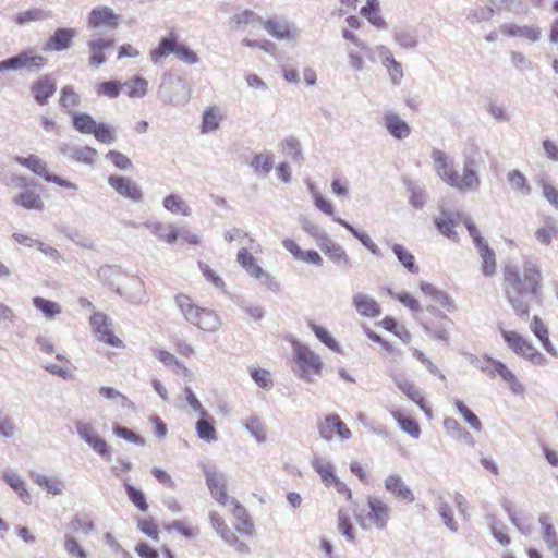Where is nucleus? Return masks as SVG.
<instances>
[{"label":"nucleus","instance_id":"nucleus-64","mask_svg":"<svg viewBox=\"0 0 558 558\" xmlns=\"http://www.w3.org/2000/svg\"><path fill=\"white\" fill-rule=\"evenodd\" d=\"M92 134L105 144H112L117 140L114 129L107 123H97Z\"/></svg>","mask_w":558,"mask_h":558},{"label":"nucleus","instance_id":"nucleus-51","mask_svg":"<svg viewBox=\"0 0 558 558\" xmlns=\"http://www.w3.org/2000/svg\"><path fill=\"white\" fill-rule=\"evenodd\" d=\"M507 181L514 192L520 193L523 196L531 194L532 187L527 182L525 175L519 170H511L507 173Z\"/></svg>","mask_w":558,"mask_h":558},{"label":"nucleus","instance_id":"nucleus-32","mask_svg":"<svg viewBox=\"0 0 558 558\" xmlns=\"http://www.w3.org/2000/svg\"><path fill=\"white\" fill-rule=\"evenodd\" d=\"M226 116L218 106H210L205 109L202 116L201 133L208 134L217 131Z\"/></svg>","mask_w":558,"mask_h":558},{"label":"nucleus","instance_id":"nucleus-20","mask_svg":"<svg viewBox=\"0 0 558 558\" xmlns=\"http://www.w3.org/2000/svg\"><path fill=\"white\" fill-rule=\"evenodd\" d=\"M108 184L121 196L132 201L141 202L143 193L141 187L131 179L120 175H110Z\"/></svg>","mask_w":558,"mask_h":558},{"label":"nucleus","instance_id":"nucleus-41","mask_svg":"<svg viewBox=\"0 0 558 558\" xmlns=\"http://www.w3.org/2000/svg\"><path fill=\"white\" fill-rule=\"evenodd\" d=\"M457 220L453 216L446 210H442L438 217L435 218V225L438 231L453 242L459 241V236L454 231V227L457 226Z\"/></svg>","mask_w":558,"mask_h":558},{"label":"nucleus","instance_id":"nucleus-38","mask_svg":"<svg viewBox=\"0 0 558 558\" xmlns=\"http://www.w3.org/2000/svg\"><path fill=\"white\" fill-rule=\"evenodd\" d=\"M2 478L16 493L22 502L31 504L32 496L27 490L26 483L15 471L4 472Z\"/></svg>","mask_w":558,"mask_h":558},{"label":"nucleus","instance_id":"nucleus-61","mask_svg":"<svg viewBox=\"0 0 558 558\" xmlns=\"http://www.w3.org/2000/svg\"><path fill=\"white\" fill-rule=\"evenodd\" d=\"M99 395L108 400H112L118 407L122 409L130 408L132 405V402L128 399V397L112 387H100Z\"/></svg>","mask_w":558,"mask_h":558},{"label":"nucleus","instance_id":"nucleus-47","mask_svg":"<svg viewBox=\"0 0 558 558\" xmlns=\"http://www.w3.org/2000/svg\"><path fill=\"white\" fill-rule=\"evenodd\" d=\"M242 426L251 434L252 437H254L258 444L265 442L267 440L265 425L260 417L252 415L242 421Z\"/></svg>","mask_w":558,"mask_h":558},{"label":"nucleus","instance_id":"nucleus-37","mask_svg":"<svg viewBox=\"0 0 558 558\" xmlns=\"http://www.w3.org/2000/svg\"><path fill=\"white\" fill-rule=\"evenodd\" d=\"M114 40L111 38H97L88 41V49L90 51L89 64L99 66L106 62L104 50L112 47Z\"/></svg>","mask_w":558,"mask_h":558},{"label":"nucleus","instance_id":"nucleus-30","mask_svg":"<svg viewBox=\"0 0 558 558\" xmlns=\"http://www.w3.org/2000/svg\"><path fill=\"white\" fill-rule=\"evenodd\" d=\"M179 36L174 32H170L169 35L162 37L156 48H154L149 56L154 64H159L161 60L169 54H175L179 47Z\"/></svg>","mask_w":558,"mask_h":558},{"label":"nucleus","instance_id":"nucleus-29","mask_svg":"<svg viewBox=\"0 0 558 558\" xmlns=\"http://www.w3.org/2000/svg\"><path fill=\"white\" fill-rule=\"evenodd\" d=\"M143 226L158 240L173 244L179 239V230L173 223H165L158 220H147Z\"/></svg>","mask_w":558,"mask_h":558},{"label":"nucleus","instance_id":"nucleus-26","mask_svg":"<svg viewBox=\"0 0 558 558\" xmlns=\"http://www.w3.org/2000/svg\"><path fill=\"white\" fill-rule=\"evenodd\" d=\"M385 488L398 500L405 502H413L415 500L412 489L399 474H390L387 476L385 480Z\"/></svg>","mask_w":558,"mask_h":558},{"label":"nucleus","instance_id":"nucleus-44","mask_svg":"<svg viewBox=\"0 0 558 558\" xmlns=\"http://www.w3.org/2000/svg\"><path fill=\"white\" fill-rule=\"evenodd\" d=\"M59 102L62 110L72 116L75 112L74 109L81 104V96L72 85H65L61 88Z\"/></svg>","mask_w":558,"mask_h":558},{"label":"nucleus","instance_id":"nucleus-2","mask_svg":"<svg viewBox=\"0 0 558 558\" xmlns=\"http://www.w3.org/2000/svg\"><path fill=\"white\" fill-rule=\"evenodd\" d=\"M207 487L211 496L222 506L231 507L230 511L236 521V530L252 536L254 525L251 522L245 508L233 497L227 495V476L213 465L203 466Z\"/></svg>","mask_w":558,"mask_h":558},{"label":"nucleus","instance_id":"nucleus-8","mask_svg":"<svg viewBox=\"0 0 558 558\" xmlns=\"http://www.w3.org/2000/svg\"><path fill=\"white\" fill-rule=\"evenodd\" d=\"M46 64V59L33 50H23L16 56L0 61V72L21 71L38 72Z\"/></svg>","mask_w":558,"mask_h":558},{"label":"nucleus","instance_id":"nucleus-56","mask_svg":"<svg viewBox=\"0 0 558 558\" xmlns=\"http://www.w3.org/2000/svg\"><path fill=\"white\" fill-rule=\"evenodd\" d=\"M14 203L27 209H41L44 203L39 194L26 189L14 197Z\"/></svg>","mask_w":558,"mask_h":558},{"label":"nucleus","instance_id":"nucleus-58","mask_svg":"<svg viewBox=\"0 0 558 558\" xmlns=\"http://www.w3.org/2000/svg\"><path fill=\"white\" fill-rule=\"evenodd\" d=\"M129 477L123 480L125 492L130 501L137 507L141 511H147L148 504L146 501L145 495L142 490L137 489L133 485L129 483Z\"/></svg>","mask_w":558,"mask_h":558},{"label":"nucleus","instance_id":"nucleus-18","mask_svg":"<svg viewBox=\"0 0 558 558\" xmlns=\"http://www.w3.org/2000/svg\"><path fill=\"white\" fill-rule=\"evenodd\" d=\"M76 37L74 28L59 27L43 45L45 52H61L71 48L73 39Z\"/></svg>","mask_w":558,"mask_h":558},{"label":"nucleus","instance_id":"nucleus-62","mask_svg":"<svg viewBox=\"0 0 558 558\" xmlns=\"http://www.w3.org/2000/svg\"><path fill=\"white\" fill-rule=\"evenodd\" d=\"M308 326L315 333V336L319 339V341H322L326 347H328L335 352H340L339 343L331 337V335L324 327L318 326L313 322H310Z\"/></svg>","mask_w":558,"mask_h":558},{"label":"nucleus","instance_id":"nucleus-43","mask_svg":"<svg viewBox=\"0 0 558 558\" xmlns=\"http://www.w3.org/2000/svg\"><path fill=\"white\" fill-rule=\"evenodd\" d=\"M52 17V13L50 11L44 10L41 8H33L26 11L19 12L14 21L16 24L23 26L27 25L32 22H43Z\"/></svg>","mask_w":558,"mask_h":558},{"label":"nucleus","instance_id":"nucleus-35","mask_svg":"<svg viewBox=\"0 0 558 558\" xmlns=\"http://www.w3.org/2000/svg\"><path fill=\"white\" fill-rule=\"evenodd\" d=\"M530 330L539 340L545 351L551 356H557V350L549 339L548 328L538 316H534L530 323Z\"/></svg>","mask_w":558,"mask_h":558},{"label":"nucleus","instance_id":"nucleus-3","mask_svg":"<svg viewBox=\"0 0 558 558\" xmlns=\"http://www.w3.org/2000/svg\"><path fill=\"white\" fill-rule=\"evenodd\" d=\"M185 319L206 332H216L221 326L220 317L211 310L196 305L192 299L180 293L174 299Z\"/></svg>","mask_w":558,"mask_h":558},{"label":"nucleus","instance_id":"nucleus-22","mask_svg":"<svg viewBox=\"0 0 558 558\" xmlns=\"http://www.w3.org/2000/svg\"><path fill=\"white\" fill-rule=\"evenodd\" d=\"M56 90L57 84L49 75L40 76L31 85V94L40 106L47 105Z\"/></svg>","mask_w":558,"mask_h":558},{"label":"nucleus","instance_id":"nucleus-21","mask_svg":"<svg viewBox=\"0 0 558 558\" xmlns=\"http://www.w3.org/2000/svg\"><path fill=\"white\" fill-rule=\"evenodd\" d=\"M432 159L434 163V170L442 182L447 185L452 186L453 181L457 177L453 161L441 150L434 149L432 151Z\"/></svg>","mask_w":558,"mask_h":558},{"label":"nucleus","instance_id":"nucleus-4","mask_svg":"<svg viewBox=\"0 0 558 558\" xmlns=\"http://www.w3.org/2000/svg\"><path fill=\"white\" fill-rule=\"evenodd\" d=\"M295 362V375L306 383H314L316 376H320L324 363L308 345L298 340L292 341Z\"/></svg>","mask_w":558,"mask_h":558},{"label":"nucleus","instance_id":"nucleus-19","mask_svg":"<svg viewBox=\"0 0 558 558\" xmlns=\"http://www.w3.org/2000/svg\"><path fill=\"white\" fill-rule=\"evenodd\" d=\"M391 378L397 388L403 392L407 398L416 403L427 416L432 415L430 409L425 403L422 391L414 385L413 381L400 374H395L391 376Z\"/></svg>","mask_w":558,"mask_h":558},{"label":"nucleus","instance_id":"nucleus-13","mask_svg":"<svg viewBox=\"0 0 558 558\" xmlns=\"http://www.w3.org/2000/svg\"><path fill=\"white\" fill-rule=\"evenodd\" d=\"M90 326L96 335V338L112 347H123V342L112 332V322L104 313L95 312L90 317Z\"/></svg>","mask_w":558,"mask_h":558},{"label":"nucleus","instance_id":"nucleus-23","mask_svg":"<svg viewBox=\"0 0 558 558\" xmlns=\"http://www.w3.org/2000/svg\"><path fill=\"white\" fill-rule=\"evenodd\" d=\"M59 150L70 159L86 165H93L98 155L97 150L89 146H77L68 143L60 144Z\"/></svg>","mask_w":558,"mask_h":558},{"label":"nucleus","instance_id":"nucleus-10","mask_svg":"<svg viewBox=\"0 0 558 558\" xmlns=\"http://www.w3.org/2000/svg\"><path fill=\"white\" fill-rule=\"evenodd\" d=\"M262 26L275 39L287 43H296L301 37V31L286 19L263 20Z\"/></svg>","mask_w":558,"mask_h":558},{"label":"nucleus","instance_id":"nucleus-63","mask_svg":"<svg viewBox=\"0 0 558 558\" xmlns=\"http://www.w3.org/2000/svg\"><path fill=\"white\" fill-rule=\"evenodd\" d=\"M454 405L458 412L463 416L464 421L475 432L482 430V423L477 415H475L461 400H456Z\"/></svg>","mask_w":558,"mask_h":558},{"label":"nucleus","instance_id":"nucleus-28","mask_svg":"<svg viewBox=\"0 0 558 558\" xmlns=\"http://www.w3.org/2000/svg\"><path fill=\"white\" fill-rule=\"evenodd\" d=\"M319 248L339 267H343L345 269H350L352 267L351 259L345 250L340 244L333 242L329 236L325 239L324 242L319 243Z\"/></svg>","mask_w":558,"mask_h":558},{"label":"nucleus","instance_id":"nucleus-7","mask_svg":"<svg viewBox=\"0 0 558 558\" xmlns=\"http://www.w3.org/2000/svg\"><path fill=\"white\" fill-rule=\"evenodd\" d=\"M501 336L508 348L517 355L535 365L546 364L545 356L523 336L512 330H502Z\"/></svg>","mask_w":558,"mask_h":558},{"label":"nucleus","instance_id":"nucleus-40","mask_svg":"<svg viewBox=\"0 0 558 558\" xmlns=\"http://www.w3.org/2000/svg\"><path fill=\"white\" fill-rule=\"evenodd\" d=\"M333 221L338 222L348 231H350L352 235L356 238L362 243V245L365 246L373 255L377 257L381 256L379 247L374 243V241L366 232L355 229L351 223L340 217H333Z\"/></svg>","mask_w":558,"mask_h":558},{"label":"nucleus","instance_id":"nucleus-53","mask_svg":"<svg viewBox=\"0 0 558 558\" xmlns=\"http://www.w3.org/2000/svg\"><path fill=\"white\" fill-rule=\"evenodd\" d=\"M535 239L543 245H549L554 236H558V226L551 217L545 219V225L536 229Z\"/></svg>","mask_w":558,"mask_h":558},{"label":"nucleus","instance_id":"nucleus-52","mask_svg":"<svg viewBox=\"0 0 558 558\" xmlns=\"http://www.w3.org/2000/svg\"><path fill=\"white\" fill-rule=\"evenodd\" d=\"M390 415L397 422L398 426L408 435L413 438H418L421 435V429L418 424L411 417H405L401 414L399 410H391Z\"/></svg>","mask_w":558,"mask_h":558},{"label":"nucleus","instance_id":"nucleus-55","mask_svg":"<svg viewBox=\"0 0 558 558\" xmlns=\"http://www.w3.org/2000/svg\"><path fill=\"white\" fill-rule=\"evenodd\" d=\"M32 303L35 308L40 311L43 315L48 319H52L62 312L59 303L44 299L41 296L33 298Z\"/></svg>","mask_w":558,"mask_h":558},{"label":"nucleus","instance_id":"nucleus-42","mask_svg":"<svg viewBox=\"0 0 558 558\" xmlns=\"http://www.w3.org/2000/svg\"><path fill=\"white\" fill-rule=\"evenodd\" d=\"M361 15L377 28H386L387 24L380 15L379 0H367L361 8Z\"/></svg>","mask_w":558,"mask_h":558},{"label":"nucleus","instance_id":"nucleus-36","mask_svg":"<svg viewBox=\"0 0 558 558\" xmlns=\"http://www.w3.org/2000/svg\"><path fill=\"white\" fill-rule=\"evenodd\" d=\"M538 521L541 524V534L544 543L553 553V555L558 558V535L554 525L550 523L549 517L547 514H542Z\"/></svg>","mask_w":558,"mask_h":558},{"label":"nucleus","instance_id":"nucleus-9","mask_svg":"<svg viewBox=\"0 0 558 558\" xmlns=\"http://www.w3.org/2000/svg\"><path fill=\"white\" fill-rule=\"evenodd\" d=\"M75 429L80 439L86 442L106 462H110L112 460V453L107 441L98 434L90 423L78 421L75 423Z\"/></svg>","mask_w":558,"mask_h":558},{"label":"nucleus","instance_id":"nucleus-16","mask_svg":"<svg viewBox=\"0 0 558 558\" xmlns=\"http://www.w3.org/2000/svg\"><path fill=\"white\" fill-rule=\"evenodd\" d=\"M481 186V179L477 174V165L473 159H466L463 163L462 175L457 174L451 187L459 192H476Z\"/></svg>","mask_w":558,"mask_h":558},{"label":"nucleus","instance_id":"nucleus-12","mask_svg":"<svg viewBox=\"0 0 558 558\" xmlns=\"http://www.w3.org/2000/svg\"><path fill=\"white\" fill-rule=\"evenodd\" d=\"M318 433L319 436L326 441H331L335 437H337L340 441H345L352 437V432L337 414L327 415L318 424Z\"/></svg>","mask_w":558,"mask_h":558},{"label":"nucleus","instance_id":"nucleus-39","mask_svg":"<svg viewBox=\"0 0 558 558\" xmlns=\"http://www.w3.org/2000/svg\"><path fill=\"white\" fill-rule=\"evenodd\" d=\"M392 36L397 45L403 49H414L418 45L417 32L407 26H396Z\"/></svg>","mask_w":558,"mask_h":558},{"label":"nucleus","instance_id":"nucleus-27","mask_svg":"<svg viewBox=\"0 0 558 558\" xmlns=\"http://www.w3.org/2000/svg\"><path fill=\"white\" fill-rule=\"evenodd\" d=\"M501 34L507 37L524 38L530 43H535L541 38V28L535 25H517L514 23H505L499 27Z\"/></svg>","mask_w":558,"mask_h":558},{"label":"nucleus","instance_id":"nucleus-31","mask_svg":"<svg viewBox=\"0 0 558 558\" xmlns=\"http://www.w3.org/2000/svg\"><path fill=\"white\" fill-rule=\"evenodd\" d=\"M420 290L427 296H429L435 303L440 305L442 308L453 312L457 306L452 298L444 290H440L429 282L421 281Z\"/></svg>","mask_w":558,"mask_h":558},{"label":"nucleus","instance_id":"nucleus-11","mask_svg":"<svg viewBox=\"0 0 558 558\" xmlns=\"http://www.w3.org/2000/svg\"><path fill=\"white\" fill-rule=\"evenodd\" d=\"M16 162H19L21 166L26 167L28 170L34 172L37 175L43 177L46 181L52 182L57 185L63 186L65 189L70 190H77V185L59 177L56 174H51L47 171V165L44 160H41L36 155H29L28 157H15Z\"/></svg>","mask_w":558,"mask_h":558},{"label":"nucleus","instance_id":"nucleus-34","mask_svg":"<svg viewBox=\"0 0 558 558\" xmlns=\"http://www.w3.org/2000/svg\"><path fill=\"white\" fill-rule=\"evenodd\" d=\"M311 465L315 470V472H317L323 484L326 487H330L332 485V482L336 481V466L331 461L327 460L324 457L316 456L311 461Z\"/></svg>","mask_w":558,"mask_h":558},{"label":"nucleus","instance_id":"nucleus-49","mask_svg":"<svg viewBox=\"0 0 558 558\" xmlns=\"http://www.w3.org/2000/svg\"><path fill=\"white\" fill-rule=\"evenodd\" d=\"M32 480L44 488L48 494L51 495H61L63 493V484L60 480L41 475V474H31Z\"/></svg>","mask_w":558,"mask_h":558},{"label":"nucleus","instance_id":"nucleus-50","mask_svg":"<svg viewBox=\"0 0 558 558\" xmlns=\"http://www.w3.org/2000/svg\"><path fill=\"white\" fill-rule=\"evenodd\" d=\"M123 90L131 98H142L147 93L148 82L143 77H135L121 84Z\"/></svg>","mask_w":558,"mask_h":558},{"label":"nucleus","instance_id":"nucleus-5","mask_svg":"<svg viewBox=\"0 0 558 558\" xmlns=\"http://www.w3.org/2000/svg\"><path fill=\"white\" fill-rule=\"evenodd\" d=\"M459 222H462L469 231L470 236L482 258V272L485 277H492L496 274V256L495 252L488 246L487 242L482 238L472 218L465 214L457 215Z\"/></svg>","mask_w":558,"mask_h":558},{"label":"nucleus","instance_id":"nucleus-15","mask_svg":"<svg viewBox=\"0 0 558 558\" xmlns=\"http://www.w3.org/2000/svg\"><path fill=\"white\" fill-rule=\"evenodd\" d=\"M236 262L247 272V275L255 279H265L266 286L269 289L275 290L277 284L274 281V278L257 264L256 258L246 247H242L238 251Z\"/></svg>","mask_w":558,"mask_h":558},{"label":"nucleus","instance_id":"nucleus-54","mask_svg":"<svg viewBox=\"0 0 558 558\" xmlns=\"http://www.w3.org/2000/svg\"><path fill=\"white\" fill-rule=\"evenodd\" d=\"M97 122L94 118L86 112H73L72 113V125L82 134H92Z\"/></svg>","mask_w":558,"mask_h":558},{"label":"nucleus","instance_id":"nucleus-6","mask_svg":"<svg viewBox=\"0 0 558 558\" xmlns=\"http://www.w3.org/2000/svg\"><path fill=\"white\" fill-rule=\"evenodd\" d=\"M471 364L486 373L490 377L499 376L508 385L514 395H523L524 386L517 379L515 375L499 360L492 357L480 359L472 356Z\"/></svg>","mask_w":558,"mask_h":558},{"label":"nucleus","instance_id":"nucleus-25","mask_svg":"<svg viewBox=\"0 0 558 558\" xmlns=\"http://www.w3.org/2000/svg\"><path fill=\"white\" fill-rule=\"evenodd\" d=\"M352 305L363 317L376 318L381 314L378 302L373 296L363 292H357L352 296Z\"/></svg>","mask_w":558,"mask_h":558},{"label":"nucleus","instance_id":"nucleus-33","mask_svg":"<svg viewBox=\"0 0 558 558\" xmlns=\"http://www.w3.org/2000/svg\"><path fill=\"white\" fill-rule=\"evenodd\" d=\"M379 57L383 65L387 69L391 83L399 85L403 77V69L400 62H398L391 54L387 47H379Z\"/></svg>","mask_w":558,"mask_h":558},{"label":"nucleus","instance_id":"nucleus-60","mask_svg":"<svg viewBox=\"0 0 558 558\" xmlns=\"http://www.w3.org/2000/svg\"><path fill=\"white\" fill-rule=\"evenodd\" d=\"M494 14L495 10L492 4L477 5L470 11L466 19L471 24H478L489 21Z\"/></svg>","mask_w":558,"mask_h":558},{"label":"nucleus","instance_id":"nucleus-17","mask_svg":"<svg viewBox=\"0 0 558 558\" xmlns=\"http://www.w3.org/2000/svg\"><path fill=\"white\" fill-rule=\"evenodd\" d=\"M367 507L368 512L366 515V520L369 522V524H373L375 527L379 530L385 529L388 524L391 512V509L388 506V504L378 497L368 496Z\"/></svg>","mask_w":558,"mask_h":558},{"label":"nucleus","instance_id":"nucleus-24","mask_svg":"<svg viewBox=\"0 0 558 558\" xmlns=\"http://www.w3.org/2000/svg\"><path fill=\"white\" fill-rule=\"evenodd\" d=\"M383 123L388 134L396 140H404L411 133L410 125L393 111L384 113Z\"/></svg>","mask_w":558,"mask_h":558},{"label":"nucleus","instance_id":"nucleus-59","mask_svg":"<svg viewBox=\"0 0 558 558\" xmlns=\"http://www.w3.org/2000/svg\"><path fill=\"white\" fill-rule=\"evenodd\" d=\"M437 512L441 518L444 524L453 533L458 531V525L453 520V512L450 505L442 498L439 497L437 501Z\"/></svg>","mask_w":558,"mask_h":558},{"label":"nucleus","instance_id":"nucleus-46","mask_svg":"<svg viewBox=\"0 0 558 558\" xmlns=\"http://www.w3.org/2000/svg\"><path fill=\"white\" fill-rule=\"evenodd\" d=\"M250 167L256 174L266 177L274 167V156L270 153L256 154L252 158Z\"/></svg>","mask_w":558,"mask_h":558},{"label":"nucleus","instance_id":"nucleus-57","mask_svg":"<svg viewBox=\"0 0 558 558\" xmlns=\"http://www.w3.org/2000/svg\"><path fill=\"white\" fill-rule=\"evenodd\" d=\"M196 433L197 436L206 442L217 440L214 420L208 418V416H202V418L196 422Z\"/></svg>","mask_w":558,"mask_h":558},{"label":"nucleus","instance_id":"nucleus-45","mask_svg":"<svg viewBox=\"0 0 558 558\" xmlns=\"http://www.w3.org/2000/svg\"><path fill=\"white\" fill-rule=\"evenodd\" d=\"M162 205L166 210L172 214L181 216H190L192 214V209L189 204L178 194L166 196L162 201Z\"/></svg>","mask_w":558,"mask_h":558},{"label":"nucleus","instance_id":"nucleus-1","mask_svg":"<svg viewBox=\"0 0 558 558\" xmlns=\"http://www.w3.org/2000/svg\"><path fill=\"white\" fill-rule=\"evenodd\" d=\"M543 275L539 266L525 260L522 269L508 265L504 268V293L508 304L521 319H529L530 304L542 302Z\"/></svg>","mask_w":558,"mask_h":558},{"label":"nucleus","instance_id":"nucleus-48","mask_svg":"<svg viewBox=\"0 0 558 558\" xmlns=\"http://www.w3.org/2000/svg\"><path fill=\"white\" fill-rule=\"evenodd\" d=\"M392 252L397 256L399 263L411 274H417L420 268L415 262V257L403 245L393 244Z\"/></svg>","mask_w":558,"mask_h":558},{"label":"nucleus","instance_id":"nucleus-14","mask_svg":"<svg viewBox=\"0 0 558 558\" xmlns=\"http://www.w3.org/2000/svg\"><path fill=\"white\" fill-rule=\"evenodd\" d=\"M121 17L111 8L98 5L94 8L87 17V25L92 29H114L120 25Z\"/></svg>","mask_w":558,"mask_h":558}]
</instances>
